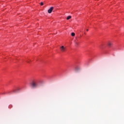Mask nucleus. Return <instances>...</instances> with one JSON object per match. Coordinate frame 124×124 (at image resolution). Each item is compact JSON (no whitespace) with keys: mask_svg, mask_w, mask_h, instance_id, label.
I'll return each instance as SVG.
<instances>
[{"mask_svg":"<svg viewBox=\"0 0 124 124\" xmlns=\"http://www.w3.org/2000/svg\"><path fill=\"white\" fill-rule=\"evenodd\" d=\"M31 85L33 88L38 87V83L37 82V80H35L32 81L31 83Z\"/></svg>","mask_w":124,"mask_h":124,"instance_id":"f257e3e1","label":"nucleus"},{"mask_svg":"<svg viewBox=\"0 0 124 124\" xmlns=\"http://www.w3.org/2000/svg\"><path fill=\"white\" fill-rule=\"evenodd\" d=\"M61 49V51H62V52H65V51H66V47H64L63 46H62L60 47Z\"/></svg>","mask_w":124,"mask_h":124,"instance_id":"f03ea898","label":"nucleus"},{"mask_svg":"<svg viewBox=\"0 0 124 124\" xmlns=\"http://www.w3.org/2000/svg\"><path fill=\"white\" fill-rule=\"evenodd\" d=\"M54 9V7H51L48 10V13H52V11Z\"/></svg>","mask_w":124,"mask_h":124,"instance_id":"7ed1b4c3","label":"nucleus"},{"mask_svg":"<svg viewBox=\"0 0 124 124\" xmlns=\"http://www.w3.org/2000/svg\"><path fill=\"white\" fill-rule=\"evenodd\" d=\"M70 19H71V16H69L67 17V20H69Z\"/></svg>","mask_w":124,"mask_h":124,"instance_id":"20e7f679","label":"nucleus"},{"mask_svg":"<svg viewBox=\"0 0 124 124\" xmlns=\"http://www.w3.org/2000/svg\"><path fill=\"white\" fill-rule=\"evenodd\" d=\"M108 46H109V47H111V46H112V43H108Z\"/></svg>","mask_w":124,"mask_h":124,"instance_id":"39448f33","label":"nucleus"},{"mask_svg":"<svg viewBox=\"0 0 124 124\" xmlns=\"http://www.w3.org/2000/svg\"><path fill=\"white\" fill-rule=\"evenodd\" d=\"M71 35H72V36H75V33H74V32H72Z\"/></svg>","mask_w":124,"mask_h":124,"instance_id":"423d86ee","label":"nucleus"},{"mask_svg":"<svg viewBox=\"0 0 124 124\" xmlns=\"http://www.w3.org/2000/svg\"><path fill=\"white\" fill-rule=\"evenodd\" d=\"M75 43H76V45H78V44H79V43H78V42H76Z\"/></svg>","mask_w":124,"mask_h":124,"instance_id":"0eeeda50","label":"nucleus"},{"mask_svg":"<svg viewBox=\"0 0 124 124\" xmlns=\"http://www.w3.org/2000/svg\"><path fill=\"white\" fill-rule=\"evenodd\" d=\"M43 2H42L41 3V5H43Z\"/></svg>","mask_w":124,"mask_h":124,"instance_id":"6e6552de","label":"nucleus"},{"mask_svg":"<svg viewBox=\"0 0 124 124\" xmlns=\"http://www.w3.org/2000/svg\"><path fill=\"white\" fill-rule=\"evenodd\" d=\"M27 62H28V63H30V61H26Z\"/></svg>","mask_w":124,"mask_h":124,"instance_id":"1a4fd4ad","label":"nucleus"},{"mask_svg":"<svg viewBox=\"0 0 124 124\" xmlns=\"http://www.w3.org/2000/svg\"><path fill=\"white\" fill-rule=\"evenodd\" d=\"M86 31H89V29H87Z\"/></svg>","mask_w":124,"mask_h":124,"instance_id":"9d476101","label":"nucleus"}]
</instances>
